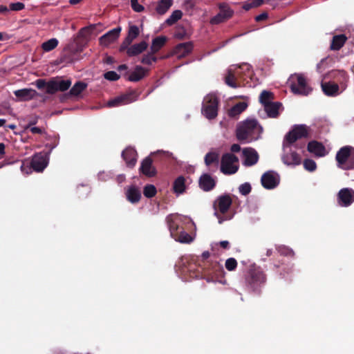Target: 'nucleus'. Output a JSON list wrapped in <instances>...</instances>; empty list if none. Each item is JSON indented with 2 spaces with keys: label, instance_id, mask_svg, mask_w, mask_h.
<instances>
[{
  "label": "nucleus",
  "instance_id": "obj_1",
  "mask_svg": "<svg viewBox=\"0 0 354 354\" xmlns=\"http://www.w3.org/2000/svg\"><path fill=\"white\" fill-rule=\"evenodd\" d=\"M254 75L253 71L250 64L243 63L234 69L229 68L225 77V83L234 88L248 86L251 87V80Z\"/></svg>",
  "mask_w": 354,
  "mask_h": 354
},
{
  "label": "nucleus",
  "instance_id": "obj_2",
  "mask_svg": "<svg viewBox=\"0 0 354 354\" xmlns=\"http://www.w3.org/2000/svg\"><path fill=\"white\" fill-rule=\"evenodd\" d=\"M262 131L257 120L248 118L237 124L236 137L241 142L249 143L259 139Z\"/></svg>",
  "mask_w": 354,
  "mask_h": 354
},
{
  "label": "nucleus",
  "instance_id": "obj_3",
  "mask_svg": "<svg viewBox=\"0 0 354 354\" xmlns=\"http://www.w3.org/2000/svg\"><path fill=\"white\" fill-rule=\"evenodd\" d=\"M232 204V199L230 194L221 195L214 201L213 203L214 215L218 218L220 224L225 221L232 219L233 216L227 214Z\"/></svg>",
  "mask_w": 354,
  "mask_h": 354
},
{
  "label": "nucleus",
  "instance_id": "obj_4",
  "mask_svg": "<svg viewBox=\"0 0 354 354\" xmlns=\"http://www.w3.org/2000/svg\"><path fill=\"white\" fill-rule=\"evenodd\" d=\"M207 276V281H225V270L223 266L217 261L205 262L204 265H200Z\"/></svg>",
  "mask_w": 354,
  "mask_h": 354
},
{
  "label": "nucleus",
  "instance_id": "obj_5",
  "mask_svg": "<svg viewBox=\"0 0 354 354\" xmlns=\"http://www.w3.org/2000/svg\"><path fill=\"white\" fill-rule=\"evenodd\" d=\"M309 137V127L305 124H295L284 137L283 148L288 149L294 145L298 140Z\"/></svg>",
  "mask_w": 354,
  "mask_h": 354
},
{
  "label": "nucleus",
  "instance_id": "obj_6",
  "mask_svg": "<svg viewBox=\"0 0 354 354\" xmlns=\"http://www.w3.org/2000/svg\"><path fill=\"white\" fill-rule=\"evenodd\" d=\"M335 160L338 167L344 170L354 169V147L344 146L337 152Z\"/></svg>",
  "mask_w": 354,
  "mask_h": 354
},
{
  "label": "nucleus",
  "instance_id": "obj_7",
  "mask_svg": "<svg viewBox=\"0 0 354 354\" xmlns=\"http://www.w3.org/2000/svg\"><path fill=\"white\" fill-rule=\"evenodd\" d=\"M266 281V274L260 268H250L245 277L246 286L253 292H259L261 285Z\"/></svg>",
  "mask_w": 354,
  "mask_h": 354
},
{
  "label": "nucleus",
  "instance_id": "obj_8",
  "mask_svg": "<svg viewBox=\"0 0 354 354\" xmlns=\"http://www.w3.org/2000/svg\"><path fill=\"white\" fill-rule=\"evenodd\" d=\"M288 83L290 90L294 94L308 95L312 91V88L302 74L292 75L288 79Z\"/></svg>",
  "mask_w": 354,
  "mask_h": 354
},
{
  "label": "nucleus",
  "instance_id": "obj_9",
  "mask_svg": "<svg viewBox=\"0 0 354 354\" xmlns=\"http://www.w3.org/2000/svg\"><path fill=\"white\" fill-rule=\"evenodd\" d=\"M181 221L178 220L169 221V228L171 236L178 242L181 243H191L194 238L187 232L181 225Z\"/></svg>",
  "mask_w": 354,
  "mask_h": 354
},
{
  "label": "nucleus",
  "instance_id": "obj_10",
  "mask_svg": "<svg viewBox=\"0 0 354 354\" xmlns=\"http://www.w3.org/2000/svg\"><path fill=\"white\" fill-rule=\"evenodd\" d=\"M219 100L214 94L207 95L203 100L202 113L209 120L214 119L218 115Z\"/></svg>",
  "mask_w": 354,
  "mask_h": 354
},
{
  "label": "nucleus",
  "instance_id": "obj_11",
  "mask_svg": "<svg viewBox=\"0 0 354 354\" xmlns=\"http://www.w3.org/2000/svg\"><path fill=\"white\" fill-rule=\"evenodd\" d=\"M140 93L136 90H131L120 95H118L107 102L109 107L120 106L136 102Z\"/></svg>",
  "mask_w": 354,
  "mask_h": 354
},
{
  "label": "nucleus",
  "instance_id": "obj_12",
  "mask_svg": "<svg viewBox=\"0 0 354 354\" xmlns=\"http://www.w3.org/2000/svg\"><path fill=\"white\" fill-rule=\"evenodd\" d=\"M238 158L230 153L223 155L221 161V171L224 174L231 175L235 174L239 167L234 165V162H238Z\"/></svg>",
  "mask_w": 354,
  "mask_h": 354
},
{
  "label": "nucleus",
  "instance_id": "obj_13",
  "mask_svg": "<svg viewBox=\"0 0 354 354\" xmlns=\"http://www.w3.org/2000/svg\"><path fill=\"white\" fill-rule=\"evenodd\" d=\"M218 8V13L210 19L211 24L216 25L225 22L234 15V10L226 3H220Z\"/></svg>",
  "mask_w": 354,
  "mask_h": 354
},
{
  "label": "nucleus",
  "instance_id": "obj_14",
  "mask_svg": "<svg viewBox=\"0 0 354 354\" xmlns=\"http://www.w3.org/2000/svg\"><path fill=\"white\" fill-rule=\"evenodd\" d=\"M261 182L265 189H272L279 185L280 176L274 171H268L262 175Z\"/></svg>",
  "mask_w": 354,
  "mask_h": 354
},
{
  "label": "nucleus",
  "instance_id": "obj_15",
  "mask_svg": "<svg viewBox=\"0 0 354 354\" xmlns=\"http://www.w3.org/2000/svg\"><path fill=\"white\" fill-rule=\"evenodd\" d=\"M48 160L45 153L35 154L30 162V167L37 172L42 171L48 165Z\"/></svg>",
  "mask_w": 354,
  "mask_h": 354
},
{
  "label": "nucleus",
  "instance_id": "obj_16",
  "mask_svg": "<svg viewBox=\"0 0 354 354\" xmlns=\"http://www.w3.org/2000/svg\"><path fill=\"white\" fill-rule=\"evenodd\" d=\"M284 153L281 157L282 162L288 166H297L301 163V158L299 153L292 150L291 147L283 149Z\"/></svg>",
  "mask_w": 354,
  "mask_h": 354
},
{
  "label": "nucleus",
  "instance_id": "obj_17",
  "mask_svg": "<svg viewBox=\"0 0 354 354\" xmlns=\"http://www.w3.org/2000/svg\"><path fill=\"white\" fill-rule=\"evenodd\" d=\"M337 199L341 206L348 207L354 202V191L350 188H343L339 190Z\"/></svg>",
  "mask_w": 354,
  "mask_h": 354
},
{
  "label": "nucleus",
  "instance_id": "obj_18",
  "mask_svg": "<svg viewBox=\"0 0 354 354\" xmlns=\"http://www.w3.org/2000/svg\"><path fill=\"white\" fill-rule=\"evenodd\" d=\"M193 48L194 44L192 41L180 43L174 48L171 54L176 55L178 58L180 59L190 54Z\"/></svg>",
  "mask_w": 354,
  "mask_h": 354
},
{
  "label": "nucleus",
  "instance_id": "obj_19",
  "mask_svg": "<svg viewBox=\"0 0 354 354\" xmlns=\"http://www.w3.org/2000/svg\"><path fill=\"white\" fill-rule=\"evenodd\" d=\"M139 171L147 177H153L156 175L157 171L153 165V160L150 156L146 157L141 162Z\"/></svg>",
  "mask_w": 354,
  "mask_h": 354
},
{
  "label": "nucleus",
  "instance_id": "obj_20",
  "mask_svg": "<svg viewBox=\"0 0 354 354\" xmlns=\"http://www.w3.org/2000/svg\"><path fill=\"white\" fill-rule=\"evenodd\" d=\"M121 30V27L118 26L103 35L100 38V44L107 46L114 42L119 37Z\"/></svg>",
  "mask_w": 354,
  "mask_h": 354
},
{
  "label": "nucleus",
  "instance_id": "obj_21",
  "mask_svg": "<svg viewBox=\"0 0 354 354\" xmlns=\"http://www.w3.org/2000/svg\"><path fill=\"white\" fill-rule=\"evenodd\" d=\"M243 155L245 158L244 165L245 166H253L257 164L259 160V154L257 151L253 148L248 147L243 149Z\"/></svg>",
  "mask_w": 354,
  "mask_h": 354
},
{
  "label": "nucleus",
  "instance_id": "obj_22",
  "mask_svg": "<svg viewBox=\"0 0 354 354\" xmlns=\"http://www.w3.org/2000/svg\"><path fill=\"white\" fill-rule=\"evenodd\" d=\"M198 185L204 192H209L215 187L216 181L209 174H204L200 177Z\"/></svg>",
  "mask_w": 354,
  "mask_h": 354
},
{
  "label": "nucleus",
  "instance_id": "obj_23",
  "mask_svg": "<svg viewBox=\"0 0 354 354\" xmlns=\"http://www.w3.org/2000/svg\"><path fill=\"white\" fill-rule=\"evenodd\" d=\"M308 151L315 154L317 157H323L326 154V151L324 145L318 141H310L307 146Z\"/></svg>",
  "mask_w": 354,
  "mask_h": 354
},
{
  "label": "nucleus",
  "instance_id": "obj_24",
  "mask_svg": "<svg viewBox=\"0 0 354 354\" xmlns=\"http://www.w3.org/2000/svg\"><path fill=\"white\" fill-rule=\"evenodd\" d=\"M137 151L131 148H126L122 153V157L126 162L127 167L132 168L133 167L137 162Z\"/></svg>",
  "mask_w": 354,
  "mask_h": 354
},
{
  "label": "nucleus",
  "instance_id": "obj_25",
  "mask_svg": "<svg viewBox=\"0 0 354 354\" xmlns=\"http://www.w3.org/2000/svg\"><path fill=\"white\" fill-rule=\"evenodd\" d=\"M14 94L21 101H29L37 95V92L32 88H23L15 91Z\"/></svg>",
  "mask_w": 354,
  "mask_h": 354
},
{
  "label": "nucleus",
  "instance_id": "obj_26",
  "mask_svg": "<svg viewBox=\"0 0 354 354\" xmlns=\"http://www.w3.org/2000/svg\"><path fill=\"white\" fill-rule=\"evenodd\" d=\"M141 196V192L136 186L131 185L127 189L126 197L131 203H138L140 201Z\"/></svg>",
  "mask_w": 354,
  "mask_h": 354
},
{
  "label": "nucleus",
  "instance_id": "obj_27",
  "mask_svg": "<svg viewBox=\"0 0 354 354\" xmlns=\"http://www.w3.org/2000/svg\"><path fill=\"white\" fill-rule=\"evenodd\" d=\"M321 86L324 93L327 96H336L339 93V85L336 83L331 82H322Z\"/></svg>",
  "mask_w": 354,
  "mask_h": 354
},
{
  "label": "nucleus",
  "instance_id": "obj_28",
  "mask_svg": "<svg viewBox=\"0 0 354 354\" xmlns=\"http://www.w3.org/2000/svg\"><path fill=\"white\" fill-rule=\"evenodd\" d=\"M324 78L334 79L339 82L341 85L348 80L347 73L344 71L334 70L324 75Z\"/></svg>",
  "mask_w": 354,
  "mask_h": 354
},
{
  "label": "nucleus",
  "instance_id": "obj_29",
  "mask_svg": "<svg viewBox=\"0 0 354 354\" xmlns=\"http://www.w3.org/2000/svg\"><path fill=\"white\" fill-rule=\"evenodd\" d=\"M148 44L146 41H142L139 44H136L131 46H130L127 50V53L129 56L133 57L138 55L142 53L144 50L147 49Z\"/></svg>",
  "mask_w": 354,
  "mask_h": 354
},
{
  "label": "nucleus",
  "instance_id": "obj_30",
  "mask_svg": "<svg viewBox=\"0 0 354 354\" xmlns=\"http://www.w3.org/2000/svg\"><path fill=\"white\" fill-rule=\"evenodd\" d=\"M347 41V37L345 35H337L333 37L330 48L332 50H339Z\"/></svg>",
  "mask_w": 354,
  "mask_h": 354
},
{
  "label": "nucleus",
  "instance_id": "obj_31",
  "mask_svg": "<svg viewBox=\"0 0 354 354\" xmlns=\"http://www.w3.org/2000/svg\"><path fill=\"white\" fill-rule=\"evenodd\" d=\"M282 106L281 102H275L266 104L264 110L270 118H277L279 115V109Z\"/></svg>",
  "mask_w": 354,
  "mask_h": 354
},
{
  "label": "nucleus",
  "instance_id": "obj_32",
  "mask_svg": "<svg viewBox=\"0 0 354 354\" xmlns=\"http://www.w3.org/2000/svg\"><path fill=\"white\" fill-rule=\"evenodd\" d=\"M167 38L165 36H158L152 40L150 50L152 53L158 52L166 44Z\"/></svg>",
  "mask_w": 354,
  "mask_h": 354
},
{
  "label": "nucleus",
  "instance_id": "obj_33",
  "mask_svg": "<svg viewBox=\"0 0 354 354\" xmlns=\"http://www.w3.org/2000/svg\"><path fill=\"white\" fill-rule=\"evenodd\" d=\"M248 106L245 102H239L228 110V115L230 118H236L243 112Z\"/></svg>",
  "mask_w": 354,
  "mask_h": 354
},
{
  "label": "nucleus",
  "instance_id": "obj_34",
  "mask_svg": "<svg viewBox=\"0 0 354 354\" xmlns=\"http://www.w3.org/2000/svg\"><path fill=\"white\" fill-rule=\"evenodd\" d=\"M173 192L177 195L182 194L185 192V178L184 176H180L174 180Z\"/></svg>",
  "mask_w": 354,
  "mask_h": 354
},
{
  "label": "nucleus",
  "instance_id": "obj_35",
  "mask_svg": "<svg viewBox=\"0 0 354 354\" xmlns=\"http://www.w3.org/2000/svg\"><path fill=\"white\" fill-rule=\"evenodd\" d=\"M146 72L147 71L142 66H136L135 71L128 77V80L130 82H138L145 76Z\"/></svg>",
  "mask_w": 354,
  "mask_h": 354
},
{
  "label": "nucleus",
  "instance_id": "obj_36",
  "mask_svg": "<svg viewBox=\"0 0 354 354\" xmlns=\"http://www.w3.org/2000/svg\"><path fill=\"white\" fill-rule=\"evenodd\" d=\"M84 44L80 41L79 40H76L73 43L68 44L65 48L64 51L67 53H70L71 55H75L79 53L83 50Z\"/></svg>",
  "mask_w": 354,
  "mask_h": 354
},
{
  "label": "nucleus",
  "instance_id": "obj_37",
  "mask_svg": "<svg viewBox=\"0 0 354 354\" xmlns=\"http://www.w3.org/2000/svg\"><path fill=\"white\" fill-rule=\"evenodd\" d=\"M95 25L84 27L78 32L77 37L80 41L84 44L86 42L88 37L91 35L93 30L95 29Z\"/></svg>",
  "mask_w": 354,
  "mask_h": 354
},
{
  "label": "nucleus",
  "instance_id": "obj_38",
  "mask_svg": "<svg viewBox=\"0 0 354 354\" xmlns=\"http://www.w3.org/2000/svg\"><path fill=\"white\" fill-rule=\"evenodd\" d=\"M172 4V0H160L158 2L156 10L159 15H164L167 12Z\"/></svg>",
  "mask_w": 354,
  "mask_h": 354
},
{
  "label": "nucleus",
  "instance_id": "obj_39",
  "mask_svg": "<svg viewBox=\"0 0 354 354\" xmlns=\"http://www.w3.org/2000/svg\"><path fill=\"white\" fill-rule=\"evenodd\" d=\"M86 86L87 84L86 83L82 82H77L71 88L68 95L72 96H77L86 88Z\"/></svg>",
  "mask_w": 354,
  "mask_h": 354
},
{
  "label": "nucleus",
  "instance_id": "obj_40",
  "mask_svg": "<svg viewBox=\"0 0 354 354\" xmlns=\"http://www.w3.org/2000/svg\"><path fill=\"white\" fill-rule=\"evenodd\" d=\"M59 41L56 38H52L41 44V48L44 52H50L58 46Z\"/></svg>",
  "mask_w": 354,
  "mask_h": 354
},
{
  "label": "nucleus",
  "instance_id": "obj_41",
  "mask_svg": "<svg viewBox=\"0 0 354 354\" xmlns=\"http://www.w3.org/2000/svg\"><path fill=\"white\" fill-rule=\"evenodd\" d=\"M183 12L181 10H174L171 15L165 21V24L168 26H172L181 19Z\"/></svg>",
  "mask_w": 354,
  "mask_h": 354
},
{
  "label": "nucleus",
  "instance_id": "obj_42",
  "mask_svg": "<svg viewBox=\"0 0 354 354\" xmlns=\"http://www.w3.org/2000/svg\"><path fill=\"white\" fill-rule=\"evenodd\" d=\"M274 99V94L268 91H263L259 96V101L263 105V106H266L267 104H270L272 100Z\"/></svg>",
  "mask_w": 354,
  "mask_h": 354
},
{
  "label": "nucleus",
  "instance_id": "obj_43",
  "mask_svg": "<svg viewBox=\"0 0 354 354\" xmlns=\"http://www.w3.org/2000/svg\"><path fill=\"white\" fill-rule=\"evenodd\" d=\"M264 3L263 0H248L243 3V9L248 11L252 8H258Z\"/></svg>",
  "mask_w": 354,
  "mask_h": 354
},
{
  "label": "nucleus",
  "instance_id": "obj_44",
  "mask_svg": "<svg viewBox=\"0 0 354 354\" xmlns=\"http://www.w3.org/2000/svg\"><path fill=\"white\" fill-rule=\"evenodd\" d=\"M156 187L153 185H146L143 188V194L146 198H151L156 196Z\"/></svg>",
  "mask_w": 354,
  "mask_h": 354
},
{
  "label": "nucleus",
  "instance_id": "obj_45",
  "mask_svg": "<svg viewBox=\"0 0 354 354\" xmlns=\"http://www.w3.org/2000/svg\"><path fill=\"white\" fill-rule=\"evenodd\" d=\"M218 162V155L214 152H209L205 156V163L207 166H209L212 163Z\"/></svg>",
  "mask_w": 354,
  "mask_h": 354
},
{
  "label": "nucleus",
  "instance_id": "obj_46",
  "mask_svg": "<svg viewBox=\"0 0 354 354\" xmlns=\"http://www.w3.org/2000/svg\"><path fill=\"white\" fill-rule=\"evenodd\" d=\"M276 249L281 255L286 257H293L295 255L293 250L287 246L279 245Z\"/></svg>",
  "mask_w": 354,
  "mask_h": 354
},
{
  "label": "nucleus",
  "instance_id": "obj_47",
  "mask_svg": "<svg viewBox=\"0 0 354 354\" xmlns=\"http://www.w3.org/2000/svg\"><path fill=\"white\" fill-rule=\"evenodd\" d=\"M304 167L306 170L308 171H314L317 169L316 162L312 159H305L304 160Z\"/></svg>",
  "mask_w": 354,
  "mask_h": 354
},
{
  "label": "nucleus",
  "instance_id": "obj_48",
  "mask_svg": "<svg viewBox=\"0 0 354 354\" xmlns=\"http://www.w3.org/2000/svg\"><path fill=\"white\" fill-rule=\"evenodd\" d=\"M71 85L70 80L57 81V91H65L68 90Z\"/></svg>",
  "mask_w": 354,
  "mask_h": 354
},
{
  "label": "nucleus",
  "instance_id": "obj_49",
  "mask_svg": "<svg viewBox=\"0 0 354 354\" xmlns=\"http://www.w3.org/2000/svg\"><path fill=\"white\" fill-rule=\"evenodd\" d=\"M57 91V81L55 80H50L47 82L46 84V93L48 94H54Z\"/></svg>",
  "mask_w": 354,
  "mask_h": 354
},
{
  "label": "nucleus",
  "instance_id": "obj_50",
  "mask_svg": "<svg viewBox=\"0 0 354 354\" xmlns=\"http://www.w3.org/2000/svg\"><path fill=\"white\" fill-rule=\"evenodd\" d=\"M225 266L228 271H234L237 267V261L234 258H229L225 261Z\"/></svg>",
  "mask_w": 354,
  "mask_h": 354
},
{
  "label": "nucleus",
  "instance_id": "obj_51",
  "mask_svg": "<svg viewBox=\"0 0 354 354\" xmlns=\"http://www.w3.org/2000/svg\"><path fill=\"white\" fill-rule=\"evenodd\" d=\"M139 33L140 30L138 27L136 25H133L129 26L127 35L133 39H135L139 35Z\"/></svg>",
  "mask_w": 354,
  "mask_h": 354
},
{
  "label": "nucleus",
  "instance_id": "obj_52",
  "mask_svg": "<svg viewBox=\"0 0 354 354\" xmlns=\"http://www.w3.org/2000/svg\"><path fill=\"white\" fill-rule=\"evenodd\" d=\"M239 189L242 195L246 196L250 193L252 187L250 183H245L239 186Z\"/></svg>",
  "mask_w": 354,
  "mask_h": 354
},
{
  "label": "nucleus",
  "instance_id": "obj_53",
  "mask_svg": "<svg viewBox=\"0 0 354 354\" xmlns=\"http://www.w3.org/2000/svg\"><path fill=\"white\" fill-rule=\"evenodd\" d=\"M104 77L109 81H116L120 79V75L116 72L110 71L104 74Z\"/></svg>",
  "mask_w": 354,
  "mask_h": 354
},
{
  "label": "nucleus",
  "instance_id": "obj_54",
  "mask_svg": "<svg viewBox=\"0 0 354 354\" xmlns=\"http://www.w3.org/2000/svg\"><path fill=\"white\" fill-rule=\"evenodd\" d=\"M133 41V39L127 35L120 46V51L127 50Z\"/></svg>",
  "mask_w": 354,
  "mask_h": 354
},
{
  "label": "nucleus",
  "instance_id": "obj_55",
  "mask_svg": "<svg viewBox=\"0 0 354 354\" xmlns=\"http://www.w3.org/2000/svg\"><path fill=\"white\" fill-rule=\"evenodd\" d=\"M131 5L132 9L137 12H140L145 9L142 5L138 3V0H131Z\"/></svg>",
  "mask_w": 354,
  "mask_h": 354
},
{
  "label": "nucleus",
  "instance_id": "obj_56",
  "mask_svg": "<svg viewBox=\"0 0 354 354\" xmlns=\"http://www.w3.org/2000/svg\"><path fill=\"white\" fill-rule=\"evenodd\" d=\"M25 8V5L21 2L12 3L10 4V9L14 11H19Z\"/></svg>",
  "mask_w": 354,
  "mask_h": 354
},
{
  "label": "nucleus",
  "instance_id": "obj_57",
  "mask_svg": "<svg viewBox=\"0 0 354 354\" xmlns=\"http://www.w3.org/2000/svg\"><path fill=\"white\" fill-rule=\"evenodd\" d=\"M46 84H47V82H46L45 80H43V79H38L35 82V85L38 89H43L44 88H46Z\"/></svg>",
  "mask_w": 354,
  "mask_h": 354
},
{
  "label": "nucleus",
  "instance_id": "obj_58",
  "mask_svg": "<svg viewBox=\"0 0 354 354\" xmlns=\"http://www.w3.org/2000/svg\"><path fill=\"white\" fill-rule=\"evenodd\" d=\"M141 62L143 64H147L150 65L151 64V52L149 53L147 55H145L142 58Z\"/></svg>",
  "mask_w": 354,
  "mask_h": 354
},
{
  "label": "nucleus",
  "instance_id": "obj_59",
  "mask_svg": "<svg viewBox=\"0 0 354 354\" xmlns=\"http://www.w3.org/2000/svg\"><path fill=\"white\" fill-rule=\"evenodd\" d=\"M29 130L32 134H43L45 133L44 129L37 127H31Z\"/></svg>",
  "mask_w": 354,
  "mask_h": 354
},
{
  "label": "nucleus",
  "instance_id": "obj_60",
  "mask_svg": "<svg viewBox=\"0 0 354 354\" xmlns=\"http://www.w3.org/2000/svg\"><path fill=\"white\" fill-rule=\"evenodd\" d=\"M268 17L267 12H263L255 17V21L257 22L266 20Z\"/></svg>",
  "mask_w": 354,
  "mask_h": 354
},
{
  "label": "nucleus",
  "instance_id": "obj_61",
  "mask_svg": "<svg viewBox=\"0 0 354 354\" xmlns=\"http://www.w3.org/2000/svg\"><path fill=\"white\" fill-rule=\"evenodd\" d=\"M210 257V253L208 251H205L201 254V261H203V265H204L205 262L208 261L207 259Z\"/></svg>",
  "mask_w": 354,
  "mask_h": 354
},
{
  "label": "nucleus",
  "instance_id": "obj_62",
  "mask_svg": "<svg viewBox=\"0 0 354 354\" xmlns=\"http://www.w3.org/2000/svg\"><path fill=\"white\" fill-rule=\"evenodd\" d=\"M218 245L225 250L230 248V243L227 241H221L218 243Z\"/></svg>",
  "mask_w": 354,
  "mask_h": 354
},
{
  "label": "nucleus",
  "instance_id": "obj_63",
  "mask_svg": "<svg viewBox=\"0 0 354 354\" xmlns=\"http://www.w3.org/2000/svg\"><path fill=\"white\" fill-rule=\"evenodd\" d=\"M231 149V151L232 152L237 153V152H239L241 151V147L238 144H233L231 146V149Z\"/></svg>",
  "mask_w": 354,
  "mask_h": 354
},
{
  "label": "nucleus",
  "instance_id": "obj_64",
  "mask_svg": "<svg viewBox=\"0 0 354 354\" xmlns=\"http://www.w3.org/2000/svg\"><path fill=\"white\" fill-rule=\"evenodd\" d=\"M8 9L6 6L0 5V14L8 12Z\"/></svg>",
  "mask_w": 354,
  "mask_h": 354
}]
</instances>
